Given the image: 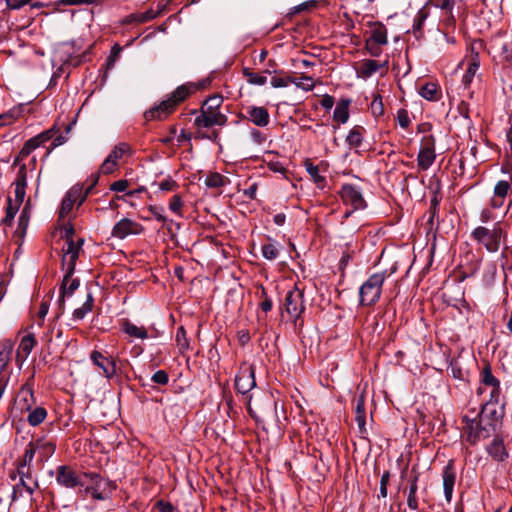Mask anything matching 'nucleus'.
Wrapping results in <instances>:
<instances>
[{"instance_id": "1", "label": "nucleus", "mask_w": 512, "mask_h": 512, "mask_svg": "<svg viewBox=\"0 0 512 512\" xmlns=\"http://www.w3.org/2000/svg\"><path fill=\"white\" fill-rule=\"evenodd\" d=\"M222 104V97H209L202 105L199 115L194 120V125L198 128H209L212 126H224L227 122L225 114L219 111Z\"/></svg>"}, {"instance_id": "2", "label": "nucleus", "mask_w": 512, "mask_h": 512, "mask_svg": "<svg viewBox=\"0 0 512 512\" xmlns=\"http://www.w3.org/2000/svg\"><path fill=\"white\" fill-rule=\"evenodd\" d=\"M193 91L194 88L190 85L177 87L166 100H163L158 106L145 112L146 120L163 119L167 117L174 111L176 106L184 101Z\"/></svg>"}, {"instance_id": "3", "label": "nucleus", "mask_w": 512, "mask_h": 512, "mask_svg": "<svg viewBox=\"0 0 512 512\" xmlns=\"http://www.w3.org/2000/svg\"><path fill=\"white\" fill-rule=\"evenodd\" d=\"M463 422L465 423L463 429L467 434V441L471 444L476 443L480 439L488 438L498 427L489 418L484 420L483 413L481 412L477 414L476 418H470L467 415L463 416Z\"/></svg>"}, {"instance_id": "4", "label": "nucleus", "mask_w": 512, "mask_h": 512, "mask_svg": "<svg viewBox=\"0 0 512 512\" xmlns=\"http://www.w3.org/2000/svg\"><path fill=\"white\" fill-rule=\"evenodd\" d=\"M385 279L386 274L384 272H378L372 274L361 285L359 290L361 305L370 306L379 300Z\"/></svg>"}, {"instance_id": "5", "label": "nucleus", "mask_w": 512, "mask_h": 512, "mask_svg": "<svg viewBox=\"0 0 512 512\" xmlns=\"http://www.w3.org/2000/svg\"><path fill=\"white\" fill-rule=\"evenodd\" d=\"M503 230L499 225H495L492 229L484 226L476 227L472 233V238L482 244L488 252H497L500 248Z\"/></svg>"}, {"instance_id": "6", "label": "nucleus", "mask_w": 512, "mask_h": 512, "mask_svg": "<svg viewBox=\"0 0 512 512\" xmlns=\"http://www.w3.org/2000/svg\"><path fill=\"white\" fill-rule=\"evenodd\" d=\"M85 478H89V485L84 489L85 494H90L95 500H104L108 497L109 493L114 489L111 482L101 478L96 473H85Z\"/></svg>"}, {"instance_id": "7", "label": "nucleus", "mask_w": 512, "mask_h": 512, "mask_svg": "<svg viewBox=\"0 0 512 512\" xmlns=\"http://www.w3.org/2000/svg\"><path fill=\"white\" fill-rule=\"evenodd\" d=\"M435 158V138L433 135H426L422 138L421 147L417 157L419 169L423 171L428 170L434 163Z\"/></svg>"}, {"instance_id": "8", "label": "nucleus", "mask_w": 512, "mask_h": 512, "mask_svg": "<svg viewBox=\"0 0 512 512\" xmlns=\"http://www.w3.org/2000/svg\"><path fill=\"white\" fill-rule=\"evenodd\" d=\"M83 243V238H79L76 242L74 240L66 242V248L63 250L62 266L63 269L67 271V277H71L74 273L76 261L79 257Z\"/></svg>"}, {"instance_id": "9", "label": "nucleus", "mask_w": 512, "mask_h": 512, "mask_svg": "<svg viewBox=\"0 0 512 512\" xmlns=\"http://www.w3.org/2000/svg\"><path fill=\"white\" fill-rule=\"evenodd\" d=\"M305 309L303 290L295 287L285 297V311L293 319H298Z\"/></svg>"}, {"instance_id": "10", "label": "nucleus", "mask_w": 512, "mask_h": 512, "mask_svg": "<svg viewBox=\"0 0 512 512\" xmlns=\"http://www.w3.org/2000/svg\"><path fill=\"white\" fill-rule=\"evenodd\" d=\"M35 404L36 399L34 397L32 386L26 383L25 385L22 386V388L20 389L16 396L13 405V412L22 415L25 412L31 411Z\"/></svg>"}, {"instance_id": "11", "label": "nucleus", "mask_w": 512, "mask_h": 512, "mask_svg": "<svg viewBox=\"0 0 512 512\" xmlns=\"http://www.w3.org/2000/svg\"><path fill=\"white\" fill-rule=\"evenodd\" d=\"M256 385L255 370L250 365H244L240 368L236 379L235 387L239 393L246 394Z\"/></svg>"}, {"instance_id": "12", "label": "nucleus", "mask_w": 512, "mask_h": 512, "mask_svg": "<svg viewBox=\"0 0 512 512\" xmlns=\"http://www.w3.org/2000/svg\"><path fill=\"white\" fill-rule=\"evenodd\" d=\"M340 195L344 203L351 205L354 210L362 209L366 206L362 193L352 184H344Z\"/></svg>"}, {"instance_id": "13", "label": "nucleus", "mask_w": 512, "mask_h": 512, "mask_svg": "<svg viewBox=\"0 0 512 512\" xmlns=\"http://www.w3.org/2000/svg\"><path fill=\"white\" fill-rule=\"evenodd\" d=\"M20 475L19 483L13 486L12 500L15 501L19 497L23 496L25 491L28 495H32L34 490L38 487V483L31 476H29L24 470L18 468Z\"/></svg>"}, {"instance_id": "14", "label": "nucleus", "mask_w": 512, "mask_h": 512, "mask_svg": "<svg viewBox=\"0 0 512 512\" xmlns=\"http://www.w3.org/2000/svg\"><path fill=\"white\" fill-rule=\"evenodd\" d=\"M56 481L59 485L66 488H75L84 485V481L81 477L78 476L72 468L66 465L57 468Z\"/></svg>"}, {"instance_id": "15", "label": "nucleus", "mask_w": 512, "mask_h": 512, "mask_svg": "<svg viewBox=\"0 0 512 512\" xmlns=\"http://www.w3.org/2000/svg\"><path fill=\"white\" fill-rule=\"evenodd\" d=\"M142 231L143 227L141 224L131 219L124 218L114 225L112 229V236L119 239H124L128 235L140 234Z\"/></svg>"}, {"instance_id": "16", "label": "nucleus", "mask_w": 512, "mask_h": 512, "mask_svg": "<svg viewBox=\"0 0 512 512\" xmlns=\"http://www.w3.org/2000/svg\"><path fill=\"white\" fill-rule=\"evenodd\" d=\"M90 359L102 370L105 377L110 379L116 374L117 368L115 360L104 356L102 353L96 350L91 352Z\"/></svg>"}, {"instance_id": "17", "label": "nucleus", "mask_w": 512, "mask_h": 512, "mask_svg": "<svg viewBox=\"0 0 512 512\" xmlns=\"http://www.w3.org/2000/svg\"><path fill=\"white\" fill-rule=\"evenodd\" d=\"M245 118L259 127H265L269 124L270 115L265 107L248 106L245 109Z\"/></svg>"}, {"instance_id": "18", "label": "nucleus", "mask_w": 512, "mask_h": 512, "mask_svg": "<svg viewBox=\"0 0 512 512\" xmlns=\"http://www.w3.org/2000/svg\"><path fill=\"white\" fill-rule=\"evenodd\" d=\"M36 344L37 341L33 334H28L22 337L16 353V363L19 366H22L26 361Z\"/></svg>"}, {"instance_id": "19", "label": "nucleus", "mask_w": 512, "mask_h": 512, "mask_svg": "<svg viewBox=\"0 0 512 512\" xmlns=\"http://www.w3.org/2000/svg\"><path fill=\"white\" fill-rule=\"evenodd\" d=\"M71 277H67V271H65V275L62 281V285L60 288V297L58 300L59 303V314L64 312V301L65 297L71 296L79 287L80 282L78 279H70Z\"/></svg>"}, {"instance_id": "20", "label": "nucleus", "mask_w": 512, "mask_h": 512, "mask_svg": "<svg viewBox=\"0 0 512 512\" xmlns=\"http://www.w3.org/2000/svg\"><path fill=\"white\" fill-rule=\"evenodd\" d=\"M443 489L445 498L448 502L451 501L453 495L454 484L456 480V473L454 470L453 462L450 461L443 470Z\"/></svg>"}, {"instance_id": "21", "label": "nucleus", "mask_w": 512, "mask_h": 512, "mask_svg": "<svg viewBox=\"0 0 512 512\" xmlns=\"http://www.w3.org/2000/svg\"><path fill=\"white\" fill-rule=\"evenodd\" d=\"M52 137L51 131H45L33 138H30L28 141L25 142L23 145L20 155L22 157L29 156L36 148H38L40 145L48 141Z\"/></svg>"}, {"instance_id": "22", "label": "nucleus", "mask_w": 512, "mask_h": 512, "mask_svg": "<svg viewBox=\"0 0 512 512\" xmlns=\"http://www.w3.org/2000/svg\"><path fill=\"white\" fill-rule=\"evenodd\" d=\"M98 178L96 177L93 182L86 188L85 192H83V186L81 184H76L67 192L65 198L69 199L70 201L76 203L78 202L79 205H81L93 187L96 185Z\"/></svg>"}, {"instance_id": "23", "label": "nucleus", "mask_w": 512, "mask_h": 512, "mask_svg": "<svg viewBox=\"0 0 512 512\" xmlns=\"http://www.w3.org/2000/svg\"><path fill=\"white\" fill-rule=\"evenodd\" d=\"M480 412L483 413L484 420L489 418L497 426L500 425L503 417V410L501 406L496 405L494 402H486L482 405Z\"/></svg>"}, {"instance_id": "24", "label": "nucleus", "mask_w": 512, "mask_h": 512, "mask_svg": "<svg viewBox=\"0 0 512 512\" xmlns=\"http://www.w3.org/2000/svg\"><path fill=\"white\" fill-rule=\"evenodd\" d=\"M488 454L496 461H504L508 457V452L499 438H495L487 447Z\"/></svg>"}, {"instance_id": "25", "label": "nucleus", "mask_w": 512, "mask_h": 512, "mask_svg": "<svg viewBox=\"0 0 512 512\" xmlns=\"http://www.w3.org/2000/svg\"><path fill=\"white\" fill-rule=\"evenodd\" d=\"M386 62L382 65L377 61L372 59H365L361 61L359 68L357 69V73L359 77L369 78L374 73H376L382 66H385Z\"/></svg>"}, {"instance_id": "26", "label": "nucleus", "mask_w": 512, "mask_h": 512, "mask_svg": "<svg viewBox=\"0 0 512 512\" xmlns=\"http://www.w3.org/2000/svg\"><path fill=\"white\" fill-rule=\"evenodd\" d=\"M387 32L383 26H377L371 31L370 37L366 40V47L373 44L385 45L387 44Z\"/></svg>"}, {"instance_id": "27", "label": "nucleus", "mask_w": 512, "mask_h": 512, "mask_svg": "<svg viewBox=\"0 0 512 512\" xmlns=\"http://www.w3.org/2000/svg\"><path fill=\"white\" fill-rule=\"evenodd\" d=\"M350 101L349 100H341L337 103L336 108L333 113V119L337 121L338 123H346L349 119V107Z\"/></svg>"}, {"instance_id": "28", "label": "nucleus", "mask_w": 512, "mask_h": 512, "mask_svg": "<svg viewBox=\"0 0 512 512\" xmlns=\"http://www.w3.org/2000/svg\"><path fill=\"white\" fill-rule=\"evenodd\" d=\"M122 328L126 334L133 338L146 339L147 331L142 326H137L128 320L123 321Z\"/></svg>"}, {"instance_id": "29", "label": "nucleus", "mask_w": 512, "mask_h": 512, "mask_svg": "<svg viewBox=\"0 0 512 512\" xmlns=\"http://www.w3.org/2000/svg\"><path fill=\"white\" fill-rule=\"evenodd\" d=\"M420 95L429 101H436L441 96V91L436 83L429 82L420 88Z\"/></svg>"}, {"instance_id": "30", "label": "nucleus", "mask_w": 512, "mask_h": 512, "mask_svg": "<svg viewBox=\"0 0 512 512\" xmlns=\"http://www.w3.org/2000/svg\"><path fill=\"white\" fill-rule=\"evenodd\" d=\"M305 168L313 179V181L317 184L318 187L324 188L326 184V179L324 176L320 174V169L317 165H314L310 160L305 161Z\"/></svg>"}, {"instance_id": "31", "label": "nucleus", "mask_w": 512, "mask_h": 512, "mask_svg": "<svg viewBox=\"0 0 512 512\" xmlns=\"http://www.w3.org/2000/svg\"><path fill=\"white\" fill-rule=\"evenodd\" d=\"M363 132H364L363 127H361V126L353 127L349 131V133L346 137V142L348 143V145L351 147H359L363 141Z\"/></svg>"}, {"instance_id": "32", "label": "nucleus", "mask_w": 512, "mask_h": 512, "mask_svg": "<svg viewBox=\"0 0 512 512\" xmlns=\"http://www.w3.org/2000/svg\"><path fill=\"white\" fill-rule=\"evenodd\" d=\"M28 412L29 414L27 416V421L31 426H37L41 424L47 416V411L43 407H36L34 409L32 408L31 411Z\"/></svg>"}, {"instance_id": "33", "label": "nucleus", "mask_w": 512, "mask_h": 512, "mask_svg": "<svg viewBox=\"0 0 512 512\" xmlns=\"http://www.w3.org/2000/svg\"><path fill=\"white\" fill-rule=\"evenodd\" d=\"M417 481H418V476L415 475L413 477V479L411 480L410 485H409V493H408V497H407V505L412 510H417L418 509V501H417V498H416V493H417V489H418Z\"/></svg>"}, {"instance_id": "34", "label": "nucleus", "mask_w": 512, "mask_h": 512, "mask_svg": "<svg viewBox=\"0 0 512 512\" xmlns=\"http://www.w3.org/2000/svg\"><path fill=\"white\" fill-rule=\"evenodd\" d=\"M94 299L92 295L89 293L87 295L86 301L83 303V305L80 308H77L73 312V319L75 320H82L87 313H89L92 310Z\"/></svg>"}, {"instance_id": "35", "label": "nucleus", "mask_w": 512, "mask_h": 512, "mask_svg": "<svg viewBox=\"0 0 512 512\" xmlns=\"http://www.w3.org/2000/svg\"><path fill=\"white\" fill-rule=\"evenodd\" d=\"M163 208L162 207H157V206H149V211L152 213V215L155 217V219L159 222H163V223H167L168 224V230H171V226H176L177 229L180 228V224L179 223H175L173 220H168L164 215H163Z\"/></svg>"}, {"instance_id": "36", "label": "nucleus", "mask_w": 512, "mask_h": 512, "mask_svg": "<svg viewBox=\"0 0 512 512\" xmlns=\"http://www.w3.org/2000/svg\"><path fill=\"white\" fill-rule=\"evenodd\" d=\"M370 110L372 115L376 118L384 115V104L382 96L380 94H373V99L370 104Z\"/></svg>"}, {"instance_id": "37", "label": "nucleus", "mask_w": 512, "mask_h": 512, "mask_svg": "<svg viewBox=\"0 0 512 512\" xmlns=\"http://www.w3.org/2000/svg\"><path fill=\"white\" fill-rule=\"evenodd\" d=\"M289 80L290 83H293L305 91H311L315 86L314 80L309 76H301L299 78L291 77Z\"/></svg>"}, {"instance_id": "38", "label": "nucleus", "mask_w": 512, "mask_h": 512, "mask_svg": "<svg viewBox=\"0 0 512 512\" xmlns=\"http://www.w3.org/2000/svg\"><path fill=\"white\" fill-rule=\"evenodd\" d=\"M481 383L489 388L499 385V381L492 375L489 365H486L481 371Z\"/></svg>"}, {"instance_id": "39", "label": "nucleus", "mask_w": 512, "mask_h": 512, "mask_svg": "<svg viewBox=\"0 0 512 512\" xmlns=\"http://www.w3.org/2000/svg\"><path fill=\"white\" fill-rule=\"evenodd\" d=\"M226 177L219 173H211L205 179L206 186L210 188H220L226 184Z\"/></svg>"}, {"instance_id": "40", "label": "nucleus", "mask_w": 512, "mask_h": 512, "mask_svg": "<svg viewBox=\"0 0 512 512\" xmlns=\"http://www.w3.org/2000/svg\"><path fill=\"white\" fill-rule=\"evenodd\" d=\"M479 59L477 55L472 59V61L469 63L468 68L466 70V73L463 76V83L465 85H468L471 83L473 77L475 76L478 68H479Z\"/></svg>"}, {"instance_id": "41", "label": "nucleus", "mask_w": 512, "mask_h": 512, "mask_svg": "<svg viewBox=\"0 0 512 512\" xmlns=\"http://www.w3.org/2000/svg\"><path fill=\"white\" fill-rule=\"evenodd\" d=\"M130 152V147L126 143H120L114 147L107 158L117 163V160L121 159L125 154Z\"/></svg>"}, {"instance_id": "42", "label": "nucleus", "mask_w": 512, "mask_h": 512, "mask_svg": "<svg viewBox=\"0 0 512 512\" xmlns=\"http://www.w3.org/2000/svg\"><path fill=\"white\" fill-rule=\"evenodd\" d=\"M20 207V204L13 203L12 199L9 197L7 200V207H6V216L3 220L4 224H11L18 209Z\"/></svg>"}, {"instance_id": "43", "label": "nucleus", "mask_w": 512, "mask_h": 512, "mask_svg": "<svg viewBox=\"0 0 512 512\" xmlns=\"http://www.w3.org/2000/svg\"><path fill=\"white\" fill-rule=\"evenodd\" d=\"M244 76L247 78L248 83L254 85H264L267 82V77L264 75H260L258 73H254L249 69H244Z\"/></svg>"}, {"instance_id": "44", "label": "nucleus", "mask_w": 512, "mask_h": 512, "mask_svg": "<svg viewBox=\"0 0 512 512\" xmlns=\"http://www.w3.org/2000/svg\"><path fill=\"white\" fill-rule=\"evenodd\" d=\"M182 208H183L182 197L178 194H175L169 202V210L171 212H173L174 214H176L177 216L182 217L183 216Z\"/></svg>"}, {"instance_id": "45", "label": "nucleus", "mask_w": 512, "mask_h": 512, "mask_svg": "<svg viewBox=\"0 0 512 512\" xmlns=\"http://www.w3.org/2000/svg\"><path fill=\"white\" fill-rule=\"evenodd\" d=\"M278 248L274 243H267L262 246V255L267 260H275L278 257Z\"/></svg>"}, {"instance_id": "46", "label": "nucleus", "mask_w": 512, "mask_h": 512, "mask_svg": "<svg viewBox=\"0 0 512 512\" xmlns=\"http://www.w3.org/2000/svg\"><path fill=\"white\" fill-rule=\"evenodd\" d=\"M511 190V184L508 181H498L494 187V195L505 198Z\"/></svg>"}, {"instance_id": "47", "label": "nucleus", "mask_w": 512, "mask_h": 512, "mask_svg": "<svg viewBox=\"0 0 512 512\" xmlns=\"http://www.w3.org/2000/svg\"><path fill=\"white\" fill-rule=\"evenodd\" d=\"M28 222H29V214H28V207L26 206L22 210V212L19 216V219H18L17 233L20 234L21 236L25 233L26 228L28 226Z\"/></svg>"}, {"instance_id": "48", "label": "nucleus", "mask_w": 512, "mask_h": 512, "mask_svg": "<svg viewBox=\"0 0 512 512\" xmlns=\"http://www.w3.org/2000/svg\"><path fill=\"white\" fill-rule=\"evenodd\" d=\"M13 350V344L11 341H5L2 345V350L0 351V361L5 366L10 360L11 354Z\"/></svg>"}, {"instance_id": "49", "label": "nucleus", "mask_w": 512, "mask_h": 512, "mask_svg": "<svg viewBox=\"0 0 512 512\" xmlns=\"http://www.w3.org/2000/svg\"><path fill=\"white\" fill-rule=\"evenodd\" d=\"M153 185H157L158 189L163 192L174 191L178 188V184L176 183V181L170 177L164 179L163 181H161L158 184L153 183Z\"/></svg>"}, {"instance_id": "50", "label": "nucleus", "mask_w": 512, "mask_h": 512, "mask_svg": "<svg viewBox=\"0 0 512 512\" xmlns=\"http://www.w3.org/2000/svg\"><path fill=\"white\" fill-rule=\"evenodd\" d=\"M427 17H428V12L426 11V8L425 7L421 8L417 12V14L414 18L413 29L415 31H420L422 29V25Z\"/></svg>"}, {"instance_id": "51", "label": "nucleus", "mask_w": 512, "mask_h": 512, "mask_svg": "<svg viewBox=\"0 0 512 512\" xmlns=\"http://www.w3.org/2000/svg\"><path fill=\"white\" fill-rule=\"evenodd\" d=\"M156 15H157V13L151 9V10H147L146 12H139V13L133 14L132 18H133V20H135L139 23H144V22L154 19L156 17Z\"/></svg>"}, {"instance_id": "52", "label": "nucleus", "mask_w": 512, "mask_h": 512, "mask_svg": "<svg viewBox=\"0 0 512 512\" xmlns=\"http://www.w3.org/2000/svg\"><path fill=\"white\" fill-rule=\"evenodd\" d=\"M13 184L15 186H27V168L24 164L20 166Z\"/></svg>"}, {"instance_id": "53", "label": "nucleus", "mask_w": 512, "mask_h": 512, "mask_svg": "<svg viewBox=\"0 0 512 512\" xmlns=\"http://www.w3.org/2000/svg\"><path fill=\"white\" fill-rule=\"evenodd\" d=\"M176 342L180 349L184 350L187 349L189 344L188 340L186 338V331L183 326L179 327L176 333Z\"/></svg>"}, {"instance_id": "54", "label": "nucleus", "mask_w": 512, "mask_h": 512, "mask_svg": "<svg viewBox=\"0 0 512 512\" xmlns=\"http://www.w3.org/2000/svg\"><path fill=\"white\" fill-rule=\"evenodd\" d=\"M152 381L159 385H166L169 381V376L166 371L158 370L152 376Z\"/></svg>"}, {"instance_id": "55", "label": "nucleus", "mask_w": 512, "mask_h": 512, "mask_svg": "<svg viewBox=\"0 0 512 512\" xmlns=\"http://www.w3.org/2000/svg\"><path fill=\"white\" fill-rule=\"evenodd\" d=\"M74 204H75L74 202H72L69 199L64 197V199L62 200V203H61L60 210H59V217L65 218L72 210Z\"/></svg>"}, {"instance_id": "56", "label": "nucleus", "mask_w": 512, "mask_h": 512, "mask_svg": "<svg viewBox=\"0 0 512 512\" xmlns=\"http://www.w3.org/2000/svg\"><path fill=\"white\" fill-rule=\"evenodd\" d=\"M117 163L109 158H106L100 167V171L103 174H110L115 171Z\"/></svg>"}, {"instance_id": "57", "label": "nucleus", "mask_w": 512, "mask_h": 512, "mask_svg": "<svg viewBox=\"0 0 512 512\" xmlns=\"http://www.w3.org/2000/svg\"><path fill=\"white\" fill-rule=\"evenodd\" d=\"M290 77H279V76H274L271 78V85L272 87L274 88H282V87H287L288 84L290 83V80H289Z\"/></svg>"}, {"instance_id": "58", "label": "nucleus", "mask_w": 512, "mask_h": 512, "mask_svg": "<svg viewBox=\"0 0 512 512\" xmlns=\"http://www.w3.org/2000/svg\"><path fill=\"white\" fill-rule=\"evenodd\" d=\"M397 120L402 128H407L410 124V119L406 110L401 109L397 113Z\"/></svg>"}, {"instance_id": "59", "label": "nucleus", "mask_w": 512, "mask_h": 512, "mask_svg": "<svg viewBox=\"0 0 512 512\" xmlns=\"http://www.w3.org/2000/svg\"><path fill=\"white\" fill-rule=\"evenodd\" d=\"M35 449L30 445L29 448L26 449L23 457V463L19 466L22 470H24L27 464H30L34 458Z\"/></svg>"}, {"instance_id": "60", "label": "nucleus", "mask_w": 512, "mask_h": 512, "mask_svg": "<svg viewBox=\"0 0 512 512\" xmlns=\"http://www.w3.org/2000/svg\"><path fill=\"white\" fill-rule=\"evenodd\" d=\"M501 51L504 59L512 63V39L502 45Z\"/></svg>"}, {"instance_id": "61", "label": "nucleus", "mask_w": 512, "mask_h": 512, "mask_svg": "<svg viewBox=\"0 0 512 512\" xmlns=\"http://www.w3.org/2000/svg\"><path fill=\"white\" fill-rule=\"evenodd\" d=\"M366 413L365 409V393H361L356 398L355 414Z\"/></svg>"}, {"instance_id": "62", "label": "nucleus", "mask_w": 512, "mask_h": 512, "mask_svg": "<svg viewBox=\"0 0 512 512\" xmlns=\"http://www.w3.org/2000/svg\"><path fill=\"white\" fill-rule=\"evenodd\" d=\"M500 394H501V391H500L499 385L491 387V390L489 392L490 398L487 402H494L496 405H499Z\"/></svg>"}, {"instance_id": "63", "label": "nucleus", "mask_w": 512, "mask_h": 512, "mask_svg": "<svg viewBox=\"0 0 512 512\" xmlns=\"http://www.w3.org/2000/svg\"><path fill=\"white\" fill-rule=\"evenodd\" d=\"M430 3L443 10H451L453 3L451 0H430Z\"/></svg>"}, {"instance_id": "64", "label": "nucleus", "mask_w": 512, "mask_h": 512, "mask_svg": "<svg viewBox=\"0 0 512 512\" xmlns=\"http://www.w3.org/2000/svg\"><path fill=\"white\" fill-rule=\"evenodd\" d=\"M128 186L129 183L127 180H118L111 184L110 189L116 192H123L128 188Z\"/></svg>"}]
</instances>
